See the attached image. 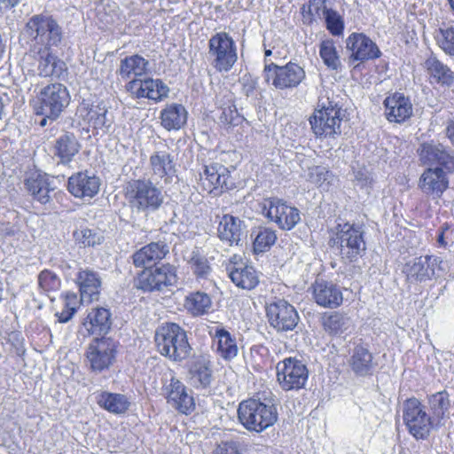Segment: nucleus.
Here are the masks:
<instances>
[{"label":"nucleus","mask_w":454,"mask_h":454,"mask_svg":"<svg viewBox=\"0 0 454 454\" xmlns=\"http://www.w3.org/2000/svg\"><path fill=\"white\" fill-rule=\"evenodd\" d=\"M24 35L30 39V52H40L43 48L54 50L63 39V31L51 17L43 14L32 16L24 27Z\"/></svg>","instance_id":"1"},{"label":"nucleus","mask_w":454,"mask_h":454,"mask_svg":"<svg viewBox=\"0 0 454 454\" xmlns=\"http://www.w3.org/2000/svg\"><path fill=\"white\" fill-rule=\"evenodd\" d=\"M238 418L247 430L261 433L277 422L278 411L272 403L249 398L239 403Z\"/></svg>","instance_id":"2"},{"label":"nucleus","mask_w":454,"mask_h":454,"mask_svg":"<svg viewBox=\"0 0 454 454\" xmlns=\"http://www.w3.org/2000/svg\"><path fill=\"white\" fill-rule=\"evenodd\" d=\"M154 340L158 351L172 361H183L190 356L192 348L186 332L176 323L158 327Z\"/></svg>","instance_id":"3"},{"label":"nucleus","mask_w":454,"mask_h":454,"mask_svg":"<svg viewBox=\"0 0 454 454\" xmlns=\"http://www.w3.org/2000/svg\"><path fill=\"white\" fill-rule=\"evenodd\" d=\"M124 192L129 206L137 212H155L164 201L161 190L151 180H131L125 185Z\"/></svg>","instance_id":"4"},{"label":"nucleus","mask_w":454,"mask_h":454,"mask_svg":"<svg viewBox=\"0 0 454 454\" xmlns=\"http://www.w3.org/2000/svg\"><path fill=\"white\" fill-rule=\"evenodd\" d=\"M329 243L332 247H337L342 259L349 262L356 261L366 250L362 228L348 223H339L335 227Z\"/></svg>","instance_id":"5"},{"label":"nucleus","mask_w":454,"mask_h":454,"mask_svg":"<svg viewBox=\"0 0 454 454\" xmlns=\"http://www.w3.org/2000/svg\"><path fill=\"white\" fill-rule=\"evenodd\" d=\"M37 98V114L51 120L57 119L70 101L67 89L58 82L43 87Z\"/></svg>","instance_id":"6"},{"label":"nucleus","mask_w":454,"mask_h":454,"mask_svg":"<svg viewBox=\"0 0 454 454\" xmlns=\"http://www.w3.org/2000/svg\"><path fill=\"white\" fill-rule=\"evenodd\" d=\"M212 65L219 72L230 71L237 62V48L233 39L225 32L214 35L208 42Z\"/></svg>","instance_id":"7"},{"label":"nucleus","mask_w":454,"mask_h":454,"mask_svg":"<svg viewBox=\"0 0 454 454\" xmlns=\"http://www.w3.org/2000/svg\"><path fill=\"white\" fill-rule=\"evenodd\" d=\"M322 108L317 110L309 122L317 137H334L340 135V123L344 116L343 110L337 104L328 101L327 105L321 104Z\"/></svg>","instance_id":"8"},{"label":"nucleus","mask_w":454,"mask_h":454,"mask_svg":"<svg viewBox=\"0 0 454 454\" xmlns=\"http://www.w3.org/2000/svg\"><path fill=\"white\" fill-rule=\"evenodd\" d=\"M264 76L267 82L272 81L276 89L286 90L298 87L305 79L306 73L303 67L294 62L281 67L270 63L264 67Z\"/></svg>","instance_id":"9"},{"label":"nucleus","mask_w":454,"mask_h":454,"mask_svg":"<svg viewBox=\"0 0 454 454\" xmlns=\"http://www.w3.org/2000/svg\"><path fill=\"white\" fill-rule=\"evenodd\" d=\"M308 377L307 366L296 358L288 357L277 364L278 381L285 391L303 388Z\"/></svg>","instance_id":"10"},{"label":"nucleus","mask_w":454,"mask_h":454,"mask_svg":"<svg viewBox=\"0 0 454 454\" xmlns=\"http://www.w3.org/2000/svg\"><path fill=\"white\" fill-rule=\"evenodd\" d=\"M177 281L175 266L165 263L155 268H149L138 276L137 286L144 291H162L164 288L175 285Z\"/></svg>","instance_id":"11"},{"label":"nucleus","mask_w":454,"mask_h":454,"mask_svg":"<svg viewBox=\"0 0 454 454\" xmlns=\"http://www.w3.org/2000/svg\"><path fill=\"white\" fill-rule=\"evenodd\" d=\"M403 419L409 432L417 439L426 438L431 429V418L417 398L407 399L403 403Z\"/></svg>","instance_id":"12"},{"label":"nucleus","mask_w":454,"mask_h":454,"mask_svg":"<svg viewBox=\"0 0 454 454\" xmlns=\"http://www.w3.org/2000/svg\"><path fill=\"white\" fill-rule=\"evenodd\" d=\"M266 315L270 325L278 333L293 331L300 320L294 307L281 299L267 305Z\"/></svg>","instance_id":"13"},{"label":"nucleus","mask_w":454,"mask_h":454,"mask_svg":"<svg viewBox=\"0 0 454 454\" xmlns=\"http://www.w3.org/2000/svg\"><path fill=\"white\" fill-rule=\"evenodd\" d=\"M200 182L204 191L215 195L235 186L230 169L220 163L205 165L203 172L200 174Z\"/></svg>","instance_id":"14"},{"label":"nucleus","mask_w":454,"mask_h":454,"mask_svg":"<svg viewBox=\"0 0 454 454\" xmlns=\"http://www.w3.org/2000/svg\"><path fill=\"white\" fill-rule=\"evenodd\" d=\"M263 209L268 219L282 230H292L301 220L296 207L278 199L267 200Z\"/></svg>","instance_id":"15"},{"label":"nucleus","mask_w":454,"mask_h":454,"mask_svg":"<svg viewBox=\"0 0 454 454\" xmlns=\"http://www.w3.org/2000/svg\"><path fill=\"white\" fill-rule=\"evenodd\" d=\"M115 342L110 338H96L89 345L87 358L94 372H102L108 368L114 360Z\"/></svg>","instance_id":"16"},{"label":"nucleus","mask_w":454,"mask_h":454,"mask_svg":"<svg viewBox=\"0 0 454 454\" xmlns=\"http://www.w3.org/2000/svg\"><path fill=\"white\" fill-rule=\"evenodd\" d=\"M163 390L167 403L178 412L187 415L194 411L195 402L192 392L179 380L172 378Z\"/></svg>","instance_id":"17"},{"label":"nucleus","mask_w":454,"mask_h":454,"mask_svg":"<svg viewBox=\"0 0 454 454\" xmlns=\"http://www.w3.org/2000/svg\"><path fill=\"white\" fill-rule=\"evenodd\" d=\"M418 154L424 165L439 164L448 169L454 168L453 152L439 142L422 143L418 149Z\"/></svg>","instance_id":"18"},{"label":"nucleus","mask_w":454,"mask_h":454,"mask_svg":"<svg viewBox=\"0 0 454 454\" xmlns=\"http://www.w3.org/2000/svg\"><path fill=\"white\" fill-rule=\"evenodd\" d=\"M127 90L135 98H147L155 102L161 101L168 95V87L160 79H133L127 84Z\"/></svg>","instance_id":"19"},{"label":"nucleus","mask_w":454,"mask_h":454,"mask_svg":"<svg viewBox=\"0 0 454 454\" xmlns=\"http://www.w3.org/2000/svg\"><path fill=\"white\" fill-rule=\"evenodd\" d=\"M28 57L37 61V72L42 77L60 78L67 70L66 63L55 55L53 50H43L40 52H30Z\"/></svg>","instance_id":"20"},{"label":"nucleus","mask_w":454,"mask_h":454,"mask_svg":"<svg viewBox=\"0 0 454 454\" xmlns=\"http://www.w3.org/2000/svg\"><path fill=\"white\" fill-rule=\"evenodd\" d=\"M311 288L312 297L317 305L335 309L342 304V292L336 284L324 279H317Z\"/></svg>","instance_id":"21"},{"label":"nucleus","mask_w":454,"mask_h":454,"mask_svg":"<svg viewBox=\"0 0 454 454\" xmlns=\"http://www.w3.org/2000/svg\"><path fill=\"white\" fill-rule=\"evenodd\" d=\"M346 47L351 51L350 58L354 60L364 61L380 56V51L376 43L364 34H351L347 38Z\"/></svg>","instance_id":"22"},{"label":"nucleus","mask_w":454,"mask_h":454,"mask_svg":"<svg viewBox=\"0 0 454 454\" xmlns=\"http://www.w3.org/2000/svg\"><path fill=\"white\" fill-rule=\"evenodd\" d=\"M321 323L325 332L331 337L345 339L355 329L351 317L340 311L324 313Z\"/></svg>","instance_id":"23"},{"label":"nucleus","mask_w":454,"mask_h":454,"mask_svg":"<svg viewBox=\"0 0 454 454\" xmlns=\"http://www.w3.org/2000/svg\"><path fill=\"white\" fill-rule=\"evenodd\" d=\"M168 252V246L164 241L151 242L133 254V263L146 270L162 260Z\"/></svg>","instance_id":"24"},{"label":"nucleus","mask_w":454,"mask_h":454,"mask_svg":"<svg viewBox=\"0 0 454 454\" xmlns=\"http://www.w3.org/2000/svg\"><path fill=\"white\" fill-rule=\"evenodd\" d=\"M385 115L391 122L401 123L412 115L410 99L401 93H394L384 100Z\"/></svg>","instance_id":"25"},{"label":"nucleus","mask_w":454,"mask_h":454,"mask_svg":"<svg viewBox=\"0 0 454 454\" xmlns=\"http://www.w3.org/2000/svg\"><path fill=\"white\" fill-rule=\"evenodd\" d=\"M100 182L96 176L87 172H79L68 179V191L76 198H92L99 191Z\"/></svg>","instance_id":"26"},{"label":"nucleus","mask_w":454,"mask_h":454,"mask_svg":"<svg viewBox=\"0 0 454 454\" xmlns=\"http://www.w3.org/2000/svg\"><path fill=\"white\" fill-rule=\"evenodd\" d=\"M449 181L441 168H429L421 175L419 187L427 195L440 197L448 188Z\"/></svg>","instance_id":"27"},{"label":"nucleus","mask_w":454,"mask_h":454,"mask_svg":"<svg viewBox=\"0 0 454 454\" xmlns=\"http://www.w3.org/2000/svg\"><path fill=\"white\" fill-rule=\"evenodd\" d=\"M80 288L81 301L90 303L98 299L101 279L98 274L91 270H81L77 276Z\"/></svg>","instance_id":"28"},{"label":"nucleus","mask_w":454,"mask_h":454,"mask_svg":"<svg viewBox=\"0 0 454 454\" xmlns=\"http://www.w3.org/2000/svg\"><path fill=\"white\" fill-rule=\"evenodd\" d=\"M153 176L169 183L176 174L173 157L165 151L154 152L149 159Z\"/></svg>","instance_id":"29"},{"label":"nucleus","mask_w":454,"mask_h":454,"mask_svg":"<svg viewBox=\"0 0 454 454\" xmlns=\"http://www.w3.org/2000/svg\"><path fill=\"white\" fill-rule=\"evenodd\" d=\"M83 325L90 334H106L112 325L109 309L103 307L92 309L84 319Z\"/></svg>","instance_id":"30"},{"label":"nucleus","mask_w":454,"mask_h":454,"mask_svg":"<svg viewBox=\"0 0 454 454\" xmlns=\"http://www.w3.org/2000/svg\"><path fill=\"white\" fill-rule=\"evenodd\" d=\"M218 237L230 246L238 245L243 235V222L233 215H224L217 228Z\"/></svg>","instance_id":"31"},{"label":"nucleus","mask_w":454,"mask_h":454,"mask_svg":"<svg viewBox=\"0 0 454 454\" xmlns=\"http://www.w3.org/2000/svg\"><path fill=\"white\" fill-rule=\"evenodd\" d=\"M430 261V256H420L405 263L403 272L406 276V280L410 283H417L428 279L434 274Z\"/></svg>","instance_id":"32"},{"label":"nucleus","mask_w":454,"mask_h":454,"mask_svg":"<svg viewBox=\"0 0 454 454\" xmlns=\"http://www.w3.org/2000/svg\"><path fill=\"white\" fill-rule=\"evenodd\" d=\"M229 277L239 288L252 290L259 284L258 272L250 265H232L228 268Z\"/></svg>","instance_id":"33"},{"label":"nucleus","mask_w":454,"mask_h":454,"mask_svg":"<svg viewBox=\"0 0 454 454\" xmlns=\"http://www.w3.org/2000/svg\"><path fill=\"white\" fill-rule=\"evenodd\" d=\"M149 62L142 56L135 54L121 60L117 74L124 80L131 76H142L148 71Z\"/></svg>","instance_id":"34"},{"label":"nucleus","mask_w":454,"mask_h":454,"mask_svg":"<svg viewBox=\"0 0 454 454\" xmlns=\"http://www.w3.org/2000/svg\"><path fill=\"white\" fill-rule=\"evenodd\" d=\"M161 125L168 130L179 129L187 121V112L180 104H170L160 113Z\"/></svg>","instance_id":"35"},{"label":"nucleus","mask_w":454,"mask_h":454,"mask_svg":"<svg viewBox=\"0 0 454 454\" xmlns=\"http://www.w3.org/2000/svg\"><path fill=\"white\" fill-rule=\"evenodd\" d=\"M55 155L64 164L69 163L80 150V144L72 133H65L57 138L55 142Z\"/></svg>","instance_id":"36"},{"label":"nucleus","mask_w":454,"mask_h":454,"mask_svg":"<svg viewBox=\"0 0 454 454\" xmlns=\"http://www.w3.org/2000/svg\"><path fill=\"white\" fill-rule=\"evenodd\" d=\"M25 186L34 200L41 204H46L50 201V183L47 177L41 174L32 175L25 180Z\"/></svg>","instance_id":"37"},{"label":"nucleus","mask_w":454,"mask_h":454,"mask_svg":"<svg viewBox=\"0 0 454 454\" xmlns=\"http://www.w3.org/2000/svg\"><path fill=\"white\" fill-rule=\"evenodd\" d=\"M85 120L93 129L103 132H106L113 123V118L109 116L106 105L103 101L90 106Z\"/></svg>","instance_id":"38"},{"label":"nucleus","mask_w":454,"mask_h":454,"mask_svg":"<svg viewBox=\"0 0 454 454\" xmlns=\"http://www.w3.org/2000/svg\"><path fill=\"white\" fill-rule=\"evenodd\" d=\"M98 405L114 414L125 413L130 405L126 395L117 393L102 392L98 396Z\"/></svg>","instance_id":"39"},{"label":"nucleus","mask_w":454,"mask_h":454,"mask_svg":"<svg viewBox=\"0 0 454 454\" xmlns=\"http://www.w3.org/2000/svg\"><path fill=\"white\" fill-rule=\"evenodd\" d=\"M350 366L356 374H369L373 368L372 353L362 346H356L350 358Z\"/></svg>","instance_id":"40"},{"label":"nucleus","mask_w":454,"mask_h":454,"mask_svg":"<svg viewBox=\"0 0 454 454\" xmlns=\"http://www.w3.org/2000/svg\"><path fill=\"white\" fill-rule=\"evenodd\" d=\"M212 301L209 295L202 292L192 293L185 297L184 306L194 317L202 316L208 312Z\"/></svg>","instance_id":"41"},{"label":"nucleus","mask_w":454,"mask_h":454,"mask_svg":"<svg viewBox=\"0 0 454 454\" xmlns=\"http://www.w3.org/2000/svg\"><path fill=\"white\" fill-rule=\"evenodd\" d=\"M425 67L430 75L439 83L450 85L454 80L453 72L436 57H429Z\"/></svg>","instance_id":"42"},{"label":"nucleus","mask_w":454,"mask_h":454,"mask_svg":"<svg viewBox=\"0 0 454 454\" xmlns=\"http://www.w3.org/2000/svg\"><path fill=\"white\" fill-rule=\"evenodd\" d=\"M190 379L192 384L199 388L209 387L212 381V371L209 363L205 360H200L193 364L190 369Z\"/></svg>","instance_id":"43"},{"label":"nucleus","mask_w":454,"mask_h":454,"mask_svg":"<svg viewBox=\"0 0 454 454\" xmlns=\"http://www.w3.org/2000/svg\"><path fill=\"white\" fill-rule=\"evenodd\" d=\"M327 10L326 0H309L308 4H303L301 8L303 23L311 25L317 20H321Z\"/></svg>","instance_id":"44"},{"label":"nucleus","mask_w":454,"mask_h":454,"mask_svg":"<svg viewBox=\"0 0 454 454\" xmlns=\"http://www.w3.org/2000/svg\"><path fill=\"white\" fill-rule=\"evenodd\" d=\"M215 336L218 339L217 350L223 358L231 359L237 356L238 348L235 340L228 331L216 328Z\"/></svg>","instance_id":"45"},{"label":"nucleus","mask_w":454,"mask_h":454,"mask_svg":"<svg viewBox=\"0 0 454 454\" xmlns=\"http://www.w3.org/2000/svg\"><path fill=\"white\" fill-rule=\"evenodd\" d=\"M309 176V180L324 191H328L335 181L334 175L321 166L311 168Z\"/></svg>","instance_id":"46"},{"label":"nucleus","mask_w":454,"mask_h":454,"mask_svg":"<svg viewBox=\"0 0 454 454\" xmlns=\"http://www.w3.org/2000/svg\"><path fill=\"white\" fill-rule=\"evenodd\" d=\"M319 55L325 66L336 70L340 66V58L333 40H325L320 43Z\"/></svg>","instance_id":"47"},{"label":"nucleus","mask_w":454,"mask_h":454,"mask_svg":"<svg viewBox=\"0 0 454 454\" xmlns=\"http://www.w3.org/2000/svg\"><path fill=\"white\" fill-rule=\"evenodd\" d=\"M429 405L434 416L441 419L450 408L449 394L446 391H440L429 397Z\"/></svg>","instance_id":"48"},{"label":"nucleus","mask_w":454,"mask_h":454,"mask_svg":"<svg viewBox=\"0 0 454 454\" xmlns=\"http://www.w3.org/2000/svg\"><path fill=\"white\" fill-rule=\"evenodd\" d=\"M277 240L275 231L270 228H260L254 241V251L262 253L270 248Z\"/></svg>","instance_id":"49"},{"label":"nucleus","mask_w":454,"mask_h":454,"mask_svg":"<svg viewBox=\"0 0 454 454\" xmlns=\"http://www.w3.org/2000/svg\"><path fill=\"white\" fill-rule=\"evenodd\" d=\"M74 240L82 247H94L102 242V236L89 228H81L74 231Z\"/></svg>","instance_id":"50"},{"label":"nucleus","mask_w":454,"mask_h":454,"mask_svg":"<svg viewBox=\"0 0 454 454\" xmlns=\"http://www.w3.org/2000/svg\"><path fill=\"white\" fill-rule=\"evenodd\" d=\"M436 40L439 47L446 54L454 56V27H440Z\"/></svg>","instance_id":"51"},{"label":"nucleus","mask_w":454,"mask_h":454,"mask_svg":"<svg viewBox=\"0 0 454 454\" xmlns=\"http://www.w3.org/2000/svg\"><path fill=\"white\" fill-rule=\"evenodd\" d=\"M193 272L199 277L207 276L210 271V266L207 259L200 254L198 250H193L188 259Z\"/></svg>","instance_id":"52"},{"label":"nucleus","mask_w":454,"mask_h":454,"mask_svg":"<svg viewBox=\"0 0 454 454\" xmlns=\"http://www.w3.org/2000/svg\"><path fill=\"white\" fill-rule=\"evenodd\" d=\"M325 26L333 35H340L344 30V21L342 17L334 10L328 8L325 17Z\"/></svg>","instance_id":"53"},{"label":"nucleus","mask_w":454,"mask_h":454,"mask_svg":"<svg viewBox=\"0 0 454 454\" xmlns=\"http://www.w3.org/2000/svg\"><path fill=\"white\" fill-rule=\"evenodd\" d=\"M39 286L43 291L57 290L60 286L59 277L51 270H44L38 276Z\"/></svg>","instance_id":"54"},{"label":"nucleus","mask_w":454,"mask_h":454,"mask_svg":"<svg viewBox=\"0 0 454 454\" xmlns=\"http://www.w3.org/2000/svg\"><path fill=\"white\" fill-rule=\"evenodd\" d=\"M244 450L239 441H223L215 447L213 454H243Z\"/></svg>","instance_id":"55"},{"label":"nucleus","mask_w":454,"mask_h":454,"mask_svg":"<svg viewBox=\"0 0 454 454\" xmlns=\"http://www.w3.org/2000/svg\"><path fill=\"white\" fill-rule=\"evenodd\" d=\"M239 120V114L234 105H229L226 107H222V113L219 116V121L223 125H235L236 121Z\"/></svg>","instance_id":"56"},{"label":"nucleus","mask_w":454,"mask_h":454,"mask_svg":"<svg viewBox=\"0 0 454 454\" xmlns=\"http://www.w3.org/2000/svg\"><path fill=\"white\" fill-rule=\"evenodd\" d=\"M7 342L14 348L18 356L25 353L24 337L20 332L13 331L8 333Z\"/></svg>","instance_id":"57"},{"label":"nucleus","mask_w":454,"mask_h":454,"mask_svg":"<svg viewBox=\"0 0 454 454\" xmlns=\"http://www.w3.org/2000/svg\"><path fill=\"white\" fill-rule=\"evenodd\" d=\"M355 180L356 181L357 185H360L362 188H365L366 192H369V188H371L372 184V177L366 169L364 168L356 171Z\"/></svg>","instance_id":"58"},{"label":"nucleus","mask_w":454,"mask_h":454,"mask_svg":"<svg viewBox=\"0 0 454 454\" xmlns=\"http://www.w3.org/2000/svg\"><path fill=\"white\" fill-rule=\"evenodd\" d=\"M449 231H450V227L447 223H444L443 225H442L440 227L439 234L437 236V243L439 244V246L445 247L448 245L447 239H449V237H448Z\"/></svg>","instance_id":"59"},{"label":"nucleus","mask_w":454,"mask_h":454,"mask_svg":"<svg viewBox=\"0 0 454 454\" xmlns=\"http://www.w3.org/2000/svg\"><path fill=\"white\" fill-rule=\"evenodd\" d=\"M76 309L74 307H71L69 309L63 310L61 313H57L56 316L59 317V322L67 323L73 315L75 313Z\"/></svg>","instance_id":"60"},{"label":"nucleus","mask_w":454,"mask_h":454,"mask_svg":"<svg viewBox=\"0 0 454 454\" xmlns=\"http://www.w3.org/2000/svg\"><path fill=\"white\" fill-rule=\"evenodd\" d=\"M446 136L454 145V119L447 122Z\"/></svg>","instance_id":"61"},{"label":"nucleus","mask_w":454,"mask_h":454,"mask_svg":"<svg viewBox=\"0 0 454 454\" xmlns=\"http://www.w3.org/2000/svg\"><path fill=\"white\" fill-rule=\"evenodd\" d=\"M8 102V95L0 90V119H2L3 117V114L4 113V107Z\"/></svg>","instance_id":"62"},{"label":"nucleus","mask_w":454,"mask_h":454,"mask_svg":"<svg viewBox=\"0 0 454 454\" xmlns=\"http://www.w3.org/2000/svg\"><path fill=\"white\" fill-rule=\"evenodd\" d=\"M20 0H0V10H9L19 4Z\"/></svg>","instance_id":"63"},{"label":"nucleus","mask_w":454,"mask_h":454,"mask_svg":"<svg viewBox=\"0 0 454 454\" xmlns=\"http://www.w3.org/2000/svg\"><path fill=\"white\" fill-rule=\"evenodd\" d=\"M66 300H67L66 305H67V309H69L71 307H74L76 309L77 297L74 294H67Z\"/></svg>","instance_id":"64"}]
</instances>
